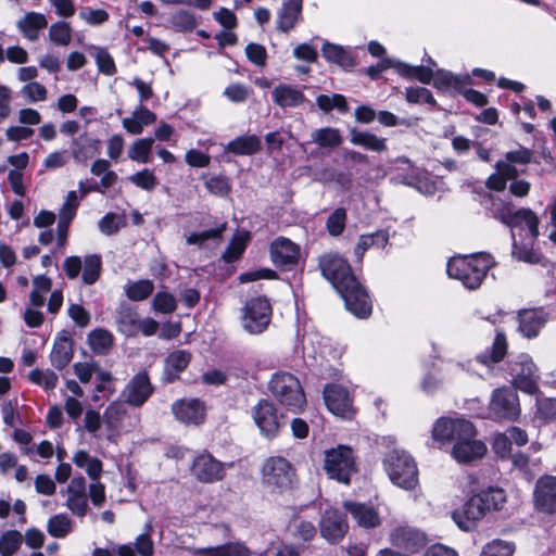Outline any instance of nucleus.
Wrapping results in <instances>:
<instances>
[{"instance_id":"nucleus-1","label":"nucleus","mask_w":556,"mask_h":556,"mask_svg":"<svg viewBox=\"0 0 556 556\" xmlns=\"http://www.w3.org/2000/svg\"><path fill=\"white\" fill-rule=\"evenodd\" d=\"M319 266L323 276L341 294L352 314L359 318H366L371 314L369 295L356 280L345 258L338 254H326L320 257Z\"/></svg>"},{"instance_id":"nucleus-2","label":"nucleus","mask_w":556,"mask_h":556,"mask_svg":"<svg viewBox=\"0 0 556 556\" xmlns=\"http://www.w3.org/2000/svg\"><path fill=\"white\" fill-rule=\"evenodd\" d=\"M493 258L485 253L452 257L447 263V275L460 280L470 290L479 288L488 271L493 267Z\"/></svg>"},{"instance_id":"nucleus-3","label":"nucleus","mask_w":556,"mask_h":556,"mask_svg":"<svg viewBox=\"0 0 556 556\" xmlns=\"http://www.w3.org/2000/svg\"><path fill=\"white\" fill-rule=\"evenodd\" d=\"M490 205L488 211L491 216L507 227L514 229L525 225L532 239H536L539 236V217L530 208H518L516 210L511 201H506L496 198L492 194L489 197Z\"/></svg>"},{"instance_id":"nucleus-4","label":"nucleus","mask_w":556,"mask_h":556,"mask_svg":"<svg viewBox=\"0 0 556 556\" xmlns=\"http://www.w3.org/2000/svg\"><path fill=\"white\" fill-rule=\"evenodd\" d=\"M273 396L289 410L300 412L305 403V394L299 379L287 371H278L268 382Z\"/></svg>"},{"instance_id":"nucleus-5","label":"nucleus","mask_w":556,"mask_h":556,"mask_svg":"<svg viewBox=\"0 0 556 556\" xmlns=\"http://www.w3.org/2000/svg\"><path fill=\"white\" fill-rule=\"evenodd\" d=\"M261 473L263 485L277 494L292 489L296 477L293 465L282 456L267 457L262 465Z\"/></svg>"},{"instance_id":"nucleus-6","label":"nucleus","mask_w":556,"mask_h":556,"mask_svg":"<svg viewBox=\"0 0 556 556\" xmlns=\"http://www.w3.org/2000/svg\"><path fill=\"white\" fill-rule=\"evenodd\" d=\"M390 480L404 490H413L418 484L416 463L409 454L402 450L389 452L383 460Z\"/></svg>"},{"instance_id":"nucleus-7","label":"nucleus","mask_w":556,"mask_h":556,"mask_svg":"<svg viewBox=\"0 0 556 556\" xmlns=\"http://www.w3.org/2000/svg\"><path fill=\"white\" fill-rule=\"evenodd\" d=\"M531 159V150L523 147L507 152L504 160L496 162L495 173L490 175L485 181L486 188L494 191H503L506 188L508 179H515L519 175L515 165H526L530 163Z\"/></svg>"},{"instance_id":"nucleus-8","label":"nucleus","mask_w":556,"mask_h":556,"mask_svg":"<svg viewBox=\"0 0 556 556\" xmlns=\"http://www.w3.org/2000/svg\"><path fill=\"white\" fill-rule=\"evenodd\" d=\"M324 469L330 479L349 484L357 471L355 456L348 445H338L325 451Z\"/></svg>"},{"instance_id":"nucleus-9","label":"nucleus","mask_w":556,"mask_h":556,"mask_svg":"<svg viewBox=\"0 0 556 556\" xmlns=\"http://www.w3.org/2000/svg\"><path fill=\"white\" fill-rule=\"evenodd\" d=\"M470 437H477V429L471 421L464 418L441 417L432 428V438L440 443L455 444Z\"/></svg>"},{"instance_id":"nucleus-10","label":"nucleus","mask_w":556,"mask_h":556,"mask_svg":"<svg viewBox=\"0 0 556 556\" xmlns=\"http://www.w3.org/2000/svg\"><path fill=\"white\" fill-rule=\"evenodd\" d=\"M508 372L516 389L532 395L539 392L540 376L529 355L521 354L511 361L508 364Z\"/></svg>"},{"instance_id":"nucleus-11","label":"nucleus","mask_w":556,"mask_h":556,"mask_svg":"<svg viewBox=\"0 0 556 556\" xmlns=\"http://www.w3.org/2000/svg\"><path fill=\"white\" fill-rule=\"evenodd\" d=\"M227 465L204 451L198 454L190 466L191 476L202 483H215L226 476Z\"/></svg>"},{"instance_id":"nucleus-12","label":"nucleus","mask_w":556,"mask_h":556,"mask_svg":"<svg viewBox=\"0 0 556 556\" xmlns=\"http://www.w3.org/2000/svg\"><path fill=\"white\" fill-rule=\"evenodd\" d=\"M270 315L271 307L265 298L252 299L243 308V328L252 334L261 333L269 325Z\"/></svg>"},{"instance_id":"nucleus-13","label":"nucleus","mask_w":556,"mask_h":556,"mask_svg":"<svg viewBox=\"0 0 556 556\" xmlns=\"http://www.w3.org/2000/svg\"><path fill=\"white\" fill-rule=\"evenodd\" d=\"M519 397L514 390L500 388L493 391L489 405L492 418L516 420L520 415Z\"/></svg>"},{"instance_id":"nucleus-14","label":"nucleus","mask_w":556,"mask_h":556,"mask_svg":"<svg viewBox=\"0 0 556 556\" xmlns=\"http://www.w3.org/2000/svg\"><path fill=\"white\" fill-rule=\"evenodd\" d=\"M252 414L261 433L267 438L276 437L286 424L285 417L279 415L276 406L267 400H261L253 407Z\"/></svg>"},{"instance_id":"nucleus-15","label":"nucleus","mask_w":556,"mask_h":556,"mask_svg":"<svg viewBox=\"0 0 556 556\" xmlns=\"http://www.w3.org/2000/svg\"><path fill=\"white\" fill-rule=\"evenodd\" d=\"M391 544L408 554L418 553L427 543L426 534L408 525L395 527L390 532Z\"/></svg>"},{"instance_id":"nucleus-16","label":"nucleus","mask_w":556,"mask_h":556,"mask_svg":"<svg viewBox=\"0 0 556 556\" xmlns=\"http://www.w3.org/2000/svg\"><path fill=\"white\" fill-rule=\"evenodd\" d=\"M485 515L486 511L482 505V500L478 494H473L462 508L455 509L452 513V519L459 529L470 531L477 527L478 522L482 520Z\"/></svg>"},{"instance_id":"nucleus-17","label":"nucleus","mask_w":556,"mask_h":556,"mask_svg":"<svg viewBox=\"0 0 556 556\" xmlns=\"http://www.w3.org/2000/svg\"><path fill=\"white\" fill-rule=\"evenodd\" d=\"M65 497V507L78 517H84L88 510V498L86 494V480L83 476L75 477L68 485L61 491Z\"/></svg>"},{"instance_id":"nucleus-18","label":"nucleus","mask_w":556,"mask_h":556,"mask_svg":"<svg viewBox=\"0 0 556 556\" xmlns=\"http://www.w3.org/2000/svg\"><path fill=\"white\" fill-rule=\"evenodd\" d=\"M324 400L328 409L336 416L351 418L354 410L349 391L339 384H328L324 389Z\"/></svg>"},{"instance_id":"nucleus-19","label":"nucleus","mask_w":556,"mask_h":556,"mask_svg":"<svg viewBox=\"0 0 556 556\" xmlns=\"http://www.w3.org/2000/svg\"><path fill=\"white\" fill-rule=\"evenodd\" d=\"M533 500L535 508L544 514L556 513V477L543 476L534 486Z\"/></svg>"},{"instance_id":"nucleus-20","label":"nucleus","mask_w":556,"mask_h":556,"mask_svg":"<svg viewBox=\"0 0 556 556\" xmlns=\"http://www.w3.org/2000/svg\"><path fill=\"white\" fill-rule=\"evenodd\" d=\"M343 507L357 526L364 529L378 528L382 522L378 509L370 504L346 501Z\"/></svg>"},{"instance_id":"nucleus-21","label":"nucleus","mask_w":556,"mask_h":556,"mask_svg":"<svg viewBox=\"0 0 556 556\" xmlns=\"http://www.w3.org/2000/svg\"><path fill=\"white\" fill-rule=\"evenodd\" d=\"M153 392L149 377L146 372L137 374L125 387L123 397L132 406L143 405Z\"/></svg>"},{"instance_id":"nucleus-22","label":"nucleus","mask_w":556,"mask_h":556,"mask_svg":"<svg viewBox=\"0 0 556 556\" xmlns=\"http://www.w3.org/2000/svg\"><path fill=\"white\" fill-rule=\"evenodd\" d=\"M486 451L483 441L477 439V437H470L453 444L451 454L457 463L469 464L481 459Z\"/></svg>"},{"instance_id":"nucleus-23","label":"nucleus","mask_w":556,"mask_h":556,"mask_svg":"<svg viewBox=\"0 0 556 556\" xmlns=\"http://www.w3.org/2000/svg\"><path fill=\"white\" fill-rule=\"evenodd\" d=\"M300 257V248L290 239L279 237L270 244V258L273 263L281 267L295 265Z\"/></svg>"},{"instance_id":"nucleus-24","label":"nucleus","mask_w":556,"mask_h":556,"mask_svg":"<svg viewBox=\"0 0 556 556\" xmlns=\"http://www.w3.org/2000/svg\"><path fill=\"white\" fill-rule=\"evenodd\" d=\"M348 522L337 509H327L320 520V533L329 542L341 540L348 531Z\"/></svg>"},{"instance_id":"nucleus-25","label":"nucleus","mask_w":556,"mask_h":556,"mask_svg":"<svg viewBox=\"0 0 556 556\" xmlns=\"http://www.w3.org/2000/svg\"><path fill=\"white\" fill-rule=\"evenodd\" d=\"M520 332L531 339L539 334L547 321V314L542 308L525 309L518 315Z\"/></svg>"},{"instance_id":"nucleus-26","label":"nucleus","mask_w":556,"mask_h":556,"mask_svg":"<svg viewBox=\"0 0 556 556\" xmlns=\"http://www.w3.org/2000/svg\"><path fill=\"white\" fill-rule=\"evenodd\" d=\"M192 556H251V551L241 541H230L220 545L193 548Z\"/></svg>"},{"instance_id":"nucleus-27","label":"nucleus","mask_w":556,"mask_h":556,"mask_svg":"<svg viewBox=\"0 0 556 556\" xmlns=\"http://www.w3.org/2000/svg\"><path fill=\"white\" fill-rule=\"evenodd\" d=\"M433 86L441 92H462L471 83L468 75L458 76L444 70L433 73Z\"/></svg>"},{"instance_id":"nucleus-28","label":"nucleus","mask_w":556,"mask_h":556,"mask_svg":"<svg viewBox=\"0 0 556 556\" xmlns=\"http://www.w3.org/2000/svg\"><path fill=\"white\" fill-rule=\"evenodd\" d=\"M155 119V114L140 104L129 116L122 119V126L130 135H140L144 127L153 124Z\"/></svg>"},{"instance_id":"nucleus-29","label":"nucleus","mask_w":556,"mask_h":556,"mask_svg":"<svg viewBox=\"0 0 556 556\" xmlns=\"http://www.w3.org/2000/svg\"><path fill=\"white\" fill-rule=\"evenodd\" d=\"M273 101L278 106L296 108L304 103L305 96L301 89L288 84H279L271 92Z\"/></svg>"},{"instance_id":"nucleus-30","label":"nucleus","mask_w":556,"mask_h":556,"mask_svg":"<svg viewBox=\"0 0 556 556\" xmlns=\"http://www.w3.org/2000/svg\"><path fill=\"white\" fill-rule=\"evenodd\" d=\"M176 417L186 424L199 425L205 417V407L197 399L182 400L176 405Z\"/></svg>"},{"instance_id":"nucleus-31","label":"nucleus","mask_w":556,"mask_h":556,"mask_svg":"<svg viewBox=\"0 0 556 556\" xmlns=\"http://www.w3.org/2000/svg\"><path fill=\"white\" fill-rule=\"evenodd\" d=\"M48 22L42 13L28 12L17 21V28L29 41H36L39 33L47 26Z\"/></svg>"},{"instance_id":"nucleus-32","label":"nucleus","mask_w":556,"mask_h":556,"mask_svg":"<svg viewBox=\"0 0 556 556\" xmlns=\"http://www.w3.org/2000/svg\"><path fill=\"white\" fill-rule=\"evenodd\" d=\"M72 462L76 467L84 469L90 480L100 479L103 464L98 457L91 456L85 450H77L73 454Z\"/></svg>"},{"instance_id":"nucleus-33","label":"nucleus","mask_w":556,"mask_h":556,"mask_svg":"<svg viewBox=\"0 0 556 556\" xmlns=\"http://www.w3.org/2000/svg\"><path fill=\"white\" fill-rule=\"evenodd\" d=\"M261 139L256 135H245L231 140L226 150L237 155H252L261 150Z\"/></svg>"},{"instance_id":"nucleus-34","label":"nucleus","mask_w":556,"mask_h":556,"mask_svg":"<svg viewBox=\"0 0 556 556\" xmlns=\"http://www.w3.org/2000/svg\"><path fill=\"white\" fill-rule=\"evenodd\" d=\"M301 9V0H289L286 2L278 14V29L282 31L292 29L300 17Z\"/></svg>"},{"instance_id":"nucleus-35","label":"nucleus","mask_w":556,"mask_h":556,"mask_svg":"<svg viewBox=\"0 0 556 556\" xmlns=\"http://www.w3.org/2000/svg\"><path fill=\"white\" fill-rule=\"evenodd\" d=\"M350 140L353 144L361 146L370 151L382 152L387 150L386 139L369 131H361L353 128L350 131Z\"/></svg>"},{"instance_id":"nucleus-36","label":"nucleus","mask_w":556,"mask_h":556,"mask_svg":"<svg viewBox=\"0 0 556 556\" xmlns=\"http://www.w3.org/2000/svg\"><path fill=\"white\" fill-rule=\"evenodd\" d=\"M321 53L328 62L336 63L341 67L346 68L354 66V59L350 51L341 46L326 42L321 48Z\"/></svg>"},{"instance_id":"nucleus-37","label":"nucleus","mask_w":556,"mask_h":556,"mask_svg":"<svg viewBox=\"0 0 556 556\" xmlns=\"http://www.w3.org/2000/svg\"><path fill=\"white\" fill-rule=\"evenodd\" d=\"M141 318L138 312L131 307L122 308L117 316L118 330L128 337L138 334V327Z\"/></svg>"},{"instance_id":"nucleus-38","label":"nucleus","mask_w":556,"mask_h":556,"mask_svg":"<svg viewBox=\"0 0 556 556\" xmlns=\"http://www.w3.org/2000/svg\"><path fill=\"white\" fill-rule=\"evenodd\" d=\"M72 357L73 350L71 341L65 337L59 338L50 354L51 364L55 368L62 369L71 362Z\"/></svg>"},{"instance_id":"nucleus-39","label":"nucleus","mask_w":556,"mask_h":556,"mask_svg":"<svg viewBox=\"0 0 556 556\" xmlns=\"http://www.w3.org/2000/svg\"><path fill=\"white\" fill-rule=\"evenodd\" d=\"M312 141L321 148H337L342 143V136L337 128L324 127L312 132Z\"/></svg>"},{"instance_id":"nucleus-40","label":"nucleus","mask_w":556,"mask_h":556,"mask_svg":"<svg viewBox=\"0 0 556 556\" xmlns=\"http://www.w3.org/2000/svg\"><path fill=\"white\" fill-rule=\"evenodd\" d=\"M477 494L482 500V505L486 514L493 510L502 509L506 503V494L504 490L500 488H489Z\"/></svg>"},{"instance_id":"nucleus-41","label":"nucleus","mask_w":556,"mask_h":556,"mask_svg":"<svg viewBox=\"0 0 556 556\" xmlns=\"http://www.w3.org/2000/svg\"><path fill=\"white\" fill-rule=\"evenodd\" d=\"M102 261L98 254H89L85 256L83 262L81 280L85 285H93L100 277Z\"/></svg>"},{"instance_id":"nucleus-42","label":"nucleus","mask_w":556,"mask_h":556,"mask_svg":"<svg viewBox=\"0 0 556 556\" xmlns=\"http://www.w3.org/2000/svg\"><path fill=\"white\" fill-rule=\"evenodd\" d=\"M51 286L50 278L43 275L36 276L33 279V290L29 294L30 306L41 307L46 301L45 295L51 290Z\"/></svg>"},{"instance_id":"nucleus-43","label":"nucleus","mask_w":556,"mask_h":556,"mask_svg":"<svg viewBox=\"0 0 556 556\" xmlns=\"http://www.w3.org/2000/svg\"><path fill=\"white\" fill-rule=\"evenodd\" d=\"M154 143L153 138L137 139L129 147L127 155L130 160L146 164L150 162L151 150Z\"/></svg>"},{"instance_id":"nucleus-44","label":"nucleus","mask_w":556,"mask_h":556,"mask_svg":"<svg viewBox=\"0 0 556 556\" xmlns=\"http://www.w3.org/2000/svg\"><path fill=\"white\" fill-rule=\"evenodd\" d=\"M90 349L97 354H104L113 344V336L105 329H94L88 334Z\"/></svg>"},{"instance_id":"nucleus-45","label":"nucleus","mask_w":556,"mask_h":556,"mask_svg":"<svg viewBox=\"0 0 556 556\" xmlns=\"http://www.w3.org/2000/svg\"><path fill=\"white\" fill-rule=\"evenodd\" d=\"M47 530L53 538H64L73 530V522L65 514H58L48 520Z\"/></svg>"},{"instance_id":"nucleus-46","label":"nucleus","mask_w":556,"mask_h":556,"mask_svg":"<svg viewBox=\"0 0 556 556\" xmlns=\"http://www.w3.org/2000/svg\"><path fill=\"white\" fill-rule=\"evenodd\" d=\"M48 37L54 45L66 47L72 41V27L63 21L53 23L49 28Z\"/></svg>"},{"instance_id":"nucleus-47","label":"nucleus","mask_w":556,"mask_h":556,"mask_svg":"<svg viewBox=\"0 0 556 556\" xmlns=\"http://www.w3.org/2000/svg\"><path fill=\"white\" fill-rule=\"evenodd\" d=\"M316 103L318 108L326 113L333 109H337L341 113L349 111L346 99L340 93H333L331 96L320 94L316 98Z\"/></svg>"},{"instance_id":"nucleus-48","label":"nucleus","mask_w":556,"mask_h":556,"mask_svg":"<svg viewBox=\"0 0 556 556\" xmlns=\"http://www.w3.org/2000/svg\"><path fill=\"white\" fill-rule=\"evenodd\" d=\"M153 283L151 280H138L129 282L125 286V293L131 301H142L153 292Z\"/></svg>"},{"instance_id":"nucleus-49","label":"nucleus","mask_w":556,"mask_h":556,"mask_svg":"<svg viewBox=\"0 0 556 556\" xmlns=\"http://www.w3.org/2000/svg\"><path fill=\"white\" fill-rule=\"evenodd\" d=\"M28 379L31 383L37 384L41 388H43L46 391L53 390L59 381L58 375L50 370H41V369H33L28 374Z\"/></svg>"},{"instance_id":"nucleus-50","label":"nucleus","mask_w":556,"mask_h":556,"mask_svg":"<svg viewBox=\"0 0 556 556\" xmlns=\"http://www.w3.org/2000/svg\"><path fill=\"white\" fill-rule=\"evenodd\" d=\"M20 93L29 103L43 102L48 98V89L38 81L25 84L21 88Z\"/></svg>"},{"instance_id":"nucleus-51","label":"nucleus","mask_w":556,"mask_h":556,"mask_svg":"<svg viewBox=\"0 0 556 556\" xmlns=\"http://www.w3.org/2000/svg\"><path fill=\"white\" fill-rule=\"evenodd\" d=\"M23 535L16 530L4 532L0 536V554L2 556H12L22 544Z\"/></svg>"},{"instance_id":"nucleus-52","label":"nucleus","mask_w":556,"mask_h":556,"mask_svg":"<svg viewBox=\"0 0 556 556\" xmlns=\"http://www.w3.org/2000/svg\"><path fill=\"white\" fill-rule=\"evenodd\" d=\"M248 237L249 236L247 233H238L232 238L231 242L223 254V257L226 262H235L241 256L245 249Z\"/></svg>"},{"instance_id":"nucleus-53","label":"nucleus","mask_w":556,"mask_h":556,"mask_svg":"<svg viewBox=\"0 0 556 556\" xmlns=\"http://www.w3.org/2000/svg\"><path fill=\"white\" fill-rule=\"evenodd\" d=\"M79 204V199L76 191H70L59 212V222L71 224L72 219L76 215Z\"/></svg>"},{"instance_id":"nucleus-54","label":"nucleus","mask_w":556,"mask_h":556,"mask_svg":"<svg viewBox=\"0 0 556 556\" xmlns=\"http://www.w3.org/2000/svg\"><path fill=\"white\" fill-rule=\"evenodd\" d=\"M514 551L515 545L511 542L494 540L484 546L481 556H513Z\"/></svg>"},{"instance_id":"nucleus-55","label":"nucleus","mask_w":556,"mask_h":556,"mask_svg":"<svg viewBox=\"0 0 556 556\" xmlns=\"http://www.w3.org/2000/svg\"><path fill=\"white\" fill-rule=\"evenodd\" d=\"M93 50L99 71L105 75L115 74L116 67L112 55L104 48L94 47Z\"/></svg>"},{"instance_id":"nucleus-56","label":"nucleus","mask_w":556,"mask_h":556,"mask_svg":"<svg viewBox=\"0 0 556 556\" xmlns=\"http://www.w3.org/2000/svg\"><path fill=\"white\" fill-rule=\"evenodd\" d=\"M125 414V405L121 402H113L104 412V422L110 429H116Z\"/></svg>"},{"instance_id":"nucleus-57","label":"nucleus","mask_w":556,"mask_h":556,"mask_svg":"<svg viewBox=\"0 0 556 556\" xmlns=\"http://www.w3.org/2000/svg\"><path fill=\"white\" fill-rule=\"evenodd\" d=\"M290 529L292 530V533L295 538L303 541H309L316 534V528L311 521L302 520L299 518L292 520L290 523Z\"/></svg>"},{"instance_id":"nucleus-58","label":"nucleus","mask_w":556,"mask_h":556,"mask_svg":"<svg viewBox=\"0 0 556 556\" xmlns=\"http://www.w3.org/2000/svg\"><path fill=\"white\" fill-rule=\"evenodd\" d=\"M406 100L410 103H428L431 105L435 104V100L432 97L429 89L425 87H409L405 91Z\"/></svg>"},{"instance_id":"nucleus-59","label":"nucleus","mask_w":556,"mask_h":556,"mask_svg":"<svg viewBox=\"0 0 556 556\" xmlns=\"http://www.w3.org/2000/svg\"><path fill=\"white\" fill-rule=\"evenodd\" d=\"M79 17L88 25L98 26L109 20V13L103 9L83 8Z\"/></svg>"},{"instance_id":"nucleus-60","label":"nucleus","mask_w":556,"mask_h":556,"mask_svg":"<svg viewBox=\"0 0 556 556\" xmlns=\"http://www.w3.org/2000/svg\"><path fill=\"white\" fill-rule=\"evenodd\" d=\"M225 229L226 223H223L217 228L204 230L201 232H193L187 237V243L202 245L207 240L219 238Z\"/></svg>"},{"instance_id":"nucleus-61","label":"nucleus","mask_w":556,"mask_h":556,"mask_svg":"<svg viewBox=\"0 0 556 556\" xmlns=\"http://www.w3.org/2000/svg\"><path fill=\"white\" fill-rule=\"evenodd\" d=\"M536 417L543 421H549L556 418V402L553 399L536 400Z\"/></svg>"},{"instance_id":"nucleus-62","label":"nucleus","mask_w":556,"mask_h":556,"mask_svg":"<svg viewBox=\"0 0 556 556\" xmlns=\"http://www.w3.org/2000/svg\"><path fill=\"white\" fill-rule=\"evenodd\" d=\"M128 179L137 187L147 191L153 190L156 185L155 176L147 168L132 174Z\"/></svg>"},{"instance_id":"nucleus-63","label":"nucleus","mask_w":556,"mask_h":556,"mask_svg":"<svg viewBox=\"0 0 556 556\" xmlns=\"http://www.w3.org/2000/svg\"><path fill=\"white\" fill-rule=\"evenodd\" d=\"M346 213L343 208H337L327 220V229L330 235L339 236L345 226Z\"/></svg>"},{"instance_id":"nucleus-64","label":"nucleus","mask_w":556,"mask_h":556,"mask_svg":"<svg viewBox=\"0 0 556 556\" xmlns=\"http://www.w3.org/2000/svg\"><path fill=\"white\" fill-rule=\"evenodd\" d=\"M251 93V89L241 84H231L225 90V97L236 103L244 102Z\"/></svg>"}]
</instances>
